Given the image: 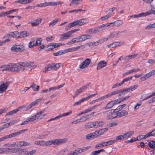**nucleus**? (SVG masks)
Segmentation results:
<instances>
[{
    "mask_svg": "<svg viewBox=\"0 0 155 155\" xmlns=\"http://www.w3.org/2000/svg\"><path fill=\"white\" fill-rule=\"evenodd\" d=\"M23 62L12 63L11 71L16 73H22L25 70Z\"/></svg>",
    "mask_w": 155,
    "mask_h": 155,
    "instance_id": "f257e3e1",
    "label": "nucleus"
},
{
    "mask_svg": "<svg viewBox=\"0 0 155 155\" xmlns=\"http://www.w3.org/2000/svg\"><path fill=\"white\" fill-rule=\"evenodd\" d=\"M104 124V123L101 121L90 122L87 123L85 125L84 127L86 129H89L101 127L103 126Z\"/></svg>",
    "mask_w": 155,
    "mask_h": 155,
    "instance_id": "f03ea898",
    "label": "nucleus"
},
{
    "mask_svg": "<svg viewBox=\"0 0 155 155\" xmlns=\"http://www.w3.org/2000/svg\"><path fill=\"white\" fill-rule=\"evenodd\" d=\"M115 110H110L103 113L106 116L108 120L112 119L117 117V112L115 111Z\"/></svg>",
    "mask_w": 155,
    "mask_h": 155,
    "instance_id": "7ed1b4c3",
    "label": "nucleus"
},
{
    "mask_svg": "<svg viewBox=\"0 0 155 155\" xmlns=\"http://www.w3.org/2000/svg\"><path fill=\"white\" fill-rule=\"evenodd\" d=\"M61 65V63H52L49 64L48 65L47 68L45 67V70L44 71L45 72H46L47 71L51 70H56L59 68L60 66Z\"/></svg>",
    "mask_w": 155,
    "mask_h": 155,
    "instance_id": "20e7f679",
    "label": "nucleus"
},
{
    "mask_svg": "<svg viewBox=\"0 0 155 155\" xmlns=\"http://www.w3.org/2000/svg\"><path fill=\"white\" fill-rule=\"evenodd\" d=\"M18 155H33L35 153L36 150H33L28 151L26 149L19 148Z\"/></svg>",
    "mask_w": 155,
    "mask_h": 155,
    "instance_id": "39448f33",
    "label": "nucleus"
},
{
    "mask_svg": "<svg viewBox=\"0 0 155 155\" xmlns=\"http://www.w3.org/2000/svg\"><path fill=\"white\" fill-rule=\"evenodd\" d=\"M26 71H31L32 69L36 68L37 65L34 64V63L31 61L23 62Z\"/></svg>",
    "mask_w": 155,
    "mask_h": 155,
    "instance_id": "423d86ee",
    "label": "nucleus"
},
{
    "mask_svg": "<svg viewBox=\"0 0 155 155\" xmlns=\"http://www.w3.org/2000/svg\"><path fill=\"white\" fill-rule=\"evenodd\" d=\"M25 49L24 46L22 45H14L11 48V50L13 51L21 52Z\"/></svg>",
    "mask_w": 155,
    "mask_h": 155,
    "instance_id": "0eeeda50",
    "label": "nucleus"
},
{
    "mask_svg": "<svg viewBox=\"0 0 155 155\" xmlns=\"http://www.w3.org/2000/svg\"><path fill=\"white\" fill-rule=\"evenodd\" d=\"M61 45V43H50L45 48V50L48 51L52 50L54 48L60 46Z\"/></svg>",
    "mask_w": 155,
    "mask_h": 155,
    "instance_id": "6e6552de",
    "label": "nucleus"
},
{
    "mask_svg": "<svg viewBox=\"0 0 155 155\" xmlns=\"http://www.w3.org/2000/svg\"><path fill=\"white\" fill-rule=\"evenodd\" d=\"M68 140L67 138L60 139H55L52 140L53 144L58 145L64 143Z\"/></svg>",
    "mask_w": 155,
    "mask_h": 155,
    "instance_id": "1a4fd4ad",
    "label": "nucleus"
},
{
    "mask_svg": "<svg viewBox=\"0 0 155 155\" xmlns=\"http://www.w3.org/2000/svg\"><path fill=\"white\" fill-rule=\"evenodd\" d=\"M91 60L89 58H87L85 60L79 65V68L80 69H83L86 67L88 66L91 62Z\"/></svg>",
    "mask_w": 155,
    "mask_h": 155,
    "instance_id": "9d476101",
    "label": "nucleus"
},
{
    "mask_svg": "<svg viewBox=\"0 0 155 155\" xmlns=\"http://www.w3.org/2000/svg\"><path fill=\"white\" fill-rule=\"evenodd\" d=\"M11 83L10 81H7L5 83L2 84L0 85V92L4 91H5Z\"/></svg>",
    "mask_w": 155,
    "mask_h": 155,
    "instance_id": "9b49d317",
    "label": "nucleus"
},
{
    "mask_svg": "<svg viewBox=\"0 0 155 155\" xmlns=\"http://www.w3.org/2000/svg\"><path fill=\"white\" fill-rule=\"evenodd\" d=\"M41 98H39L32 102L26 108L25 110L27 111L31 108L32 107L38 104L41 101Z\"/></svg>",
    "mask_w": 155,
    "mask_h": 155,
    "instance_id": "f8f14e48",
    "label": "nucleus"
},
{
    "mask_svg": "<svg viewBox=\"0 0 155 155\" xmlns=\"http://www.w3.org/2000/svg\"><path fill=\"white\" fill-rule=\"evenodd\" d=\"M117 104L116 100L112 101L108 103L104 108L105 110H107L112 108L114 105Z\"/></svg>",
    "mask_w": 155,
    "mask_h": 155,
    "instance_id": "ddd939ff",
    "label": "nucleus"
},
{
    "mask_svg": "<svg viewBox=\"0 0 155 155\" xmlns=\"http://www.w3.org/2000/svg\"><path fill=\"white\" fill-rule=\"evenodd\" d=\"M12 66V63H10L8 65H2L0 67V68L4 69L2 70V71H11Z\"/></svg>",
    "mask_w": 155,
    "mask_h": 155,
    "instance_id": "4468645a",
    "label": "nucleus"
},
{
    "mask_svg": "<svg viewBox=\"0 0 155 155\" xmlns=\"http://www.w3.org/2000/svg\"><path fill=\"white\" fill-rule=\"evenodd\" d=\"M63 2L59 1L57 2H45V7L48 6H55L61 4H63Z\"/></svg>",
    "mask_w": 155,
    "mask_h": 155,
    "instance_id": "2eb2a0df",
    "label": "nucleus"
},
{
    "mask_svg": "<svg viewBox=\"0 0 155 155\" xmlns=\"http://www.w3.org/2000/svg\"><path fill=\"white\" fill-rule=\"evenodd\" d=\"M107 64L106 62L104 61H101L97 64V70H100L103 67L106 66Z\"/></svg>",
    "mask_w": 155,
    "mask_h": 155,
    "instance_id": "dca6fc26",
    "label": "nucleus"
},
{
    "mask_svg": "<svg viewBox=\"0 0 155 155\" xmlns=\"http://www.w3.org/2000/svg\"><path fill=\"white\" fill-rule=\"evenodd\" d=\"M73 31H70L61 35L64 37L65 39H66L71 36V35L73 33Z\"/></svg>",
    "mask_w": 155,
    "mask_h": 155,
    "instance_id": "f3484780",
    "label": "nucleus"
},
{
    "mask_svg": "<svg viewBox=\"0 0 155 155\" xmlns=\"http://www.w3.org/2000/svg\"><path fill=\"white\" fill-rule=\"evenodd\" d=\"M29 35V33L26 31H24L19 33V38H24Z\"/></svg>",
    "mask_w": 155,
    "mask_h": 155,
    "instance_id": "a211bd4d",
    "label": "nucleus"
},
{
    "mask_svg": "<svg viewBox=\"0 0 155 155\" xmlns=\"http://www.w3.org/2000/svg\"><path fill=\"white\" fill-rule=\"evenodd\" d=\"M127 32V31L124 30L122 31H117L116 32H112L109 36V38H113L117 35L119 34L124 32L125 33Z\"/></svg>",
    "mask_w": 155,
    "mask_h": 155,
    "instance_id": "6ab92c4d",
    "label": "nucleus"
},
{
    "mask_svg": "<svg viewBox=\"0 0 155 155\" xmlns=\"http://www.w3.org/2000/svg\"><path fill=\"white\" fill-rule=\"evenodd\" d=\"M117 112V116L118 117H123L128 114V112L125 110H123L121 112H119L118 111Z\"/></svg>",
    "mask_w": 155,
    "mask_h": 155,
    "instance_id": "aec40b11",
    "label": "nucleus"
},
{
    "mask_svg": "<svg viewBox=\"0 0 155 155\" xmlns=\"http://www.w3.org/2000/svg\"><path fill=\"white\" fill-rule=\"evenodd\" d=\"M42 19L41 18L38 19L36 20H34L32 22H31V24L32 26H36L38 25L40 23Z\"/></svg>",
    "mask_w": 155,
    "mask_h": 155,
    "instance_id": "412c9836",
    "label": "nucleus"
},
{
    "mask_svg": "<svg viewBox=\"0 0 155 155\" xmlns=\"http://www.w3.org/2000/svg\"><path fill=\"white\" fill-rule=\"evenodd\" d=\"M97 32H98L106 29L107 28V26L106 24H102L98 27H97Z\"/></svg>",
    "mask_w": 155,
    "mask_h": 155,
    "instance_id": "4be33fe9",
    "label": "nucleus"
},
{
    "mask_svg": "<svg viewBox=\"0 0 155 155\" xmlns=\"http://www.w3.org/2000/svg\"><path fill=\"white\" fill-rule=\"evenodd\" d=\"M97 32H98L106 29L107 28V26L106 24H102L98 27H97Z\"/></svg>",
    "mask_w": 155,
    "mask_h": 155,
    "instance_id": "5701e85b",
    "label": "nucleus"
},
{
    "mask_svg": "<svg viewBox=\"0 0 155 155\" xmlns=\"http://www.w3.org/2000/svg\"><path fill=\"white\" fill-rule=\"evenodd\" d=\"M137 55L138 54H136L132 55H129L126 56L124 57V59L125 61H128L131 59L135 58Z\"/></svg>",
    "mask_w": 155,
    "mask_h": 155,
    "instance_id": "b1692460",
    "label": "nucleus"
},
{
    "mask_svg": "<svg viewBox=\"0 0 155 155\" xmlns=\"http://www.w3.org/2000/svg\"><path fill=\"white\" fill-rule=\"evenodd\" d=\"M97 27L89 29L86 31V32L89 34L97 33H98Z\"/></svg>",
    "mask_w": 155,
    "mask_h": 155,
    "instance_id": "393cba45",
    "label": "nucleus"
},
{
    "mask_svg": "<svg viewBox=\"0 0 155 155\" xmlns=\"http://www.w3.org/2000/svg\"><path fill=\"white\" fill-rule=\"evenodd\" d=\"M78 25L81 26L83 25L84 24L87 22V20L86 19L83 18L77 21Z\"/></svg>",
    "mask_w": 155,
    "mask_h": 155,
    "instance_id": "a878e982",
    "label": "nucleus"
},
{
    "mask_svg": "<svg viewBox=\"0 0 155 155\" xmlns=\"http://www.w3.org/2000/svg\"><path fill=\"white\" fill-rule=\"evenodd\" d=\"M147 12H146L145 13H142L138 15H131L130 17H134L135 18H139L141 17L145 16L146 15H147Z\"/></svg>",
    "mask_w": 155,
    "mask_h": 155,
    "instance_id": "bb28decb",
    "label": "nucleus"
},
{
    "mask_svg": "<svg viewBox=\"0 0 155 155\" xmlns=\"http://www.w3.org/2000/svg\"><path fill=\"white\" fill-rule=\"evenodd\" d=\"M120 93L119 94V96H120L122 95L124 96L126 94L127 92H129V89L128 88L126 89H120Z\"/></svg>",
    "mask_w": 155,
    "mask_h": 155,
    "instance_id": "cd10ccee",
    "label": "nucleus"
},
{
    "mask_svg": "<svg viewBox=\"0 0 155 155\" xmlns=\"http://www.w3.org/2000/svg\"><path fill=\"white\" fill-rule=\"evenodd\" d=\"M134 131H130L128 132L127 133L123 135L124 136V138L125 139H127L129 137H130L133 134H134Z\"/></svg>",
    "mask_w": 155,
    "mask_h": 155,
    "instance_id": "c85d7f7f",
    "label": "nucleus"
},
{
    "mask_svg": "<svg viewBox=\"0 0 155 155\" xmlns=\"http://www.w3.org/2000/svg\"><path fill=\"white\" fill-rule=\"evenodd\" d=\"M104 146H108L110 145H111L115 143V140H110L107 142H103Z\"/></svg>",
    "mask_w": 155,
    "mask_h": 155,
    "instance_id": "c756f323",
    "label": "nucleus"
},
{
    "mask_svg": "<svg viewBox=\"0 0 155 155\" xmlns=\"http://www.w3.org/2000/svg\"><path fill=\"white\" fill-rule=\"evenodd\" d=\"M70 2L71 3L70 4V6L74 4L75 5H77L79 4L80 3V2H81L82 0H69Z\"/></svg>",
    "mask_w": 155,
    "mask_h": 155,
    "instance_id": "7c9ffc66",
    "label": "nucleus"
},
{
    "mask_svg": "<svg viewBox=\"0 0 155 155\" xmlns=\"http://www.w3.org/2000/svg\"><path fill=\"white\" fill-rule=\"evenodd\" d=\"M147 135V134H146L145 135H139L137 137V140L138 141H140L142 139H146L148 137Z\"/></svg>",
    "mask_w": 155,
    "mask_h": 155,
    "instance_id": "2f4dec72",
    "label": "nucleus"
},
{
    "mask_svg": "<svg viewBox=\"0 0 155 155\" xmlns=\"http://www.w3.org/2000/svg\"><path fill=\"white\" fill-rule=\"evenodd\" d=\"M101 104H98V105H95L94 106H93L92 107H91L87 109H86V110H84V112L85 113H87L89 112H90V111H91L93 109H95V108H97V107L99 106H100V105H101Z\"/></svg>",
    "mask_w": 155,
    "mask_h": 155,
    "instance_id": "473e14b6",
    "label": "nucleus"
},
{
    "mask_svg": "<svg viewBox=\"0 0 155 155\" xmlns=\"http://www.w3.org/2000/svg\"><path fill=\"white\" fill-rule=\"evenodd\" d=\"M31 84H32L31 85V87L32 88L34 91H36L38 90L39 88V86H36V85L35 84L33 83H32Z\"/></svg>",
    "mask_w": 155,
    "mask_h": 155,
    "instance_id": "72a5a7b5",
    "label": "nucleus"
},
{
    "mask_svg": "<svg viewBox=\"0 0 155 155\" xmlns=\"http://www.w3.org/2000/svg\"><path fill=\"white\" fill-rule=\"evenodd\" d=\"M130 97V96H128L124 97H122L121 98L116 100L117 101V104H118V103H120L122 101H124L125 100H127Z\"/></svg>",
    "mask_w": 155,
    "mask_h": 155,
    "instance_id": "f704fd0d",
    "label": "nucleus"
},
{
    "mask_svg": "<svg viewBox=\"0 0 155 155\" xmlns=\"http://www.w3.org/2000/svg\"><path fill=\"white\" fill-rule=\"evenodd\" d=\"M20 134V133L19 132H18V131H17L13 133L10 134L9 135H8V138H11L12 137H14Z\"/></svg>",
    "mask_w": 155,
    "mask_h": 155,
    "instance_id": "c9c22d12",
    "label": "nucleus"
},
{
    "mask_svg": "<svg viewBox=\"0 0 155 155\" xmlns=\"http://www.w3.org/2000/svg\"><path fill=\"white\" fill-rule=\"evenodd\" d=\"M110 97L113 95L117 94H121L120 89L116 90L114 91H112L110 93H109Z\"/></svg>",
    "mask_w": 155,
    "mask_h": 155,
    "instance_id": "e433bc0d",
    "label": "nucleus"
},
{
    "mask_svg": "<svg viewBox=\"0 0 155 155\" xmlns=\"http://www.w3.org/2000/svg\"><path fill=\"white\" fill-rule=\"evenodd\" d=\"M8 150H9V152H12V153H17L19 151V148H14L12 147H10L8 148Z\"/></svg>",
    "mask_w": 155,
    "mask_h": 155,
    "instance_id": "4c0bfd02",
    "label": "nucleus"
},
{
    "mask_svg": "<svg viewBox=\"0 0 155 155\" xmlns=\"http://www.w3.org/2000/svg\"><path fill=\"white\" fill-rule=\"evenodd\" d=\"M147 15H149L153 14L155 15V7H152L151 9L149 11L147 12Z\"/></svg>",
    "mask_w": 155,
    "mask_h": 155,
    "instance_id": "58836bf2",
    "label": "nucleus"
},
{
    "mask_svg": "<svg viewBox=\"0 0 155 155\" xmlns=\"http://www.w3.org/2000/svg\"><path fill=\"white\" fill-rule=\"evenodd\" d=\"M113 23L115 26H119L122 24L123 21L121 20H119L114 21Z\"/></svg>",
    "mask_w": 155,
    "mask_h": 155,
    "instance_id": "ea45409f",
    "label": "nucleus"
},
{
    "mask_svg": "<svg viewBox=\"0 0 155 155\" xmlns=\"http://www.w3.org/2000/svg\"><path fill=\"white\" fill-rule=\"evenodd\" d=\"M148 145L151 148H155V141L151 140L148 143Z\"/></svg>",
    "mask_w": 155,
    "mask_h": 155,
    "instance_id": "a19ab883",
    "label": "nucleus"
},
{
    "mask_svg": "<svg viewBox=\"0 0 155 155\" xmlns=\"http://www.w3.org/2000/svg\"><path fill=\"white\" fill-rule=\"evenodd\" d=\"M97 94H92L88 96L85 98L83 97L81 99V101H82V102H83L85 101L88 100L90 98L95 96V95H97Z\"/></svg>",
    "mask_w": 155,
    "mask_h": 155,
    "instance_id": "79ce46f5",
    "label": "nucleus"
},
{
    "mask_svg": "<svg viewBox=\"0 0 155 155\" xmlns=\"http://www.w3.org/2000/svg\"><path fill=\"white\" fill-rule=\"evenodd\" d=\"M110 97V95L109 93L108 94H107L106 95H105L99 98H98L99 101L101 100H103L105 99H107L108 98Z\"/></svg>",
    "mask_w": 155,
    "mask_h": 155,
    "instance_id": "37998d69",
    "label": "nucleus"
},
{
    "mask_svg": "<svg viewBox=\"0 0 155 155\" xmlns=\"http://www.w3.org/2000/svg\"><path fill=\"white\" fill-rule=\"evenodd\" d=\"M44 141L42 140L39 141H36L35 142V144L42 146H44Z\"/></svg>",
    "mask_w": 155,
    "mask_h": 155,
    "instance_id": "c03bdc74",
    "label": "nucleus"
},
{
    "mask_svg": "<svg viewBox=\"0 0 155 155\" xmlns=\"http://www.w3.org/2000/svg\"><path fill=\"white\" fill-rule=\"evenodd\" d=\"M18 112L17 110L16 109H14L13 110H12L8 112L5 115V116H6L7 115H13V114H15L16 113Z\"/></svg>",
    "mask_w": 155,
    "mask_h": 155,
    "instance_id": "a18cd8bd",
    "label": "nucleus"
},
{
    "mask_svg": "<svg viewBox=\"0 0 155 155\" xmlns=\"http://www.w3.org/2000/svg\"><path fill=\"white\" fill-rule=\"evenodd\" d=\"M20 147L22 146H26L29 145L30 144V143L26 142L20 141L19 142Z\"/></svg>",
    "mask_w": 155,
    "mask_h": 155,
    "instance_id": "49530a36",
    "label": "nucleus"
},
{
    "mask_svg": "<svg viewBox=\"0 0 155 155\" xmlns=\"http://www.w3.org/2000/svg\"><path fill=\"white\" fill-rule=\"evenodd\" d=\"M147 134V136L148 137L155 135V129L149 132Z\"/></svg>",
    "mask_w": 155,
    "mask_h": 155,
    "instance_id": "de8ad7c7",
    "label": "nucleus"
},
{
    "mask_svg": "<svg viewBox=\"0 0 155 155\" xmlns=\"http://www.w3.org/2000/svg\"><path fill=\"white\" fill-rule=\"evenodd\" d=\"M103 144V142L97 144L95 146V148L96 149H99V148H102L104 147V145Z\"/></svg>",
    "mask_w": 155,
    "mask_h": 155,
    "instance_id": "09e8293b",
    "label": "nucleus"
},
{
    "mask_svg": "<svg viewBox=\"0 0 155 155\" xmlns=\"http://www.w3.org/2000/svg\"><path fill=\"white\" fill-rule=\"evenodd\" d=\"M108 130V129L106 128L103 129H100L99 130H97L98 133H99V134L100 135H101L103 134V133L107 131Z\"/></svg>",
    "mask_w": 155,
    "mask_h": 155,
    "instance_id": "8fccbe9b",
    "label": "nucleus"
},
{
    "mask_svg": "<svg viewBox=\"0 0 155 155\" xmlns=\"http://www.w3.org/2000/svg\"><path fill=\"white\" fill-rule=\"evenodd\" d=\"M58 21V19H55L52 21L49 24V27H52L54 25H55L56 24L57 22Z\"/></svg>",
    "mask_w": 155,
    "mask_h": 155,
    "instance_id": "3c124183",
    "label": "nucleus"
},
{
    "mask_svg": "<svg viewBox=\"0 0 155 155\" xmlns=\"http://www.w3.org/2000/svg\"><path fill=\"white\" fill-rule=\"evenodd\" d=\"M64 53V52L63 51H59L57 52L54 53L53 54V55L54 56H57L58 55H61Z\"/></svg>",
    "mask_w": 155,
    "mask_h": 155,
    "instance_id": "603ef678",
    "label": "nucleus"
},
{
    "mask_svg": "<svg viewBox=\"0 0 155 155\" xmlns=\"http://www.w3.org/2000/svg\"><path fill=\"white\" fill-rule=\"evenodd\" d=\"M42 41V39L41 38H39L37 39L36 42L35 43V45L38 46L41 44V42Z\"/></svg>",
    "mask_w": 155,
    "mask_h": 155,
    "instance_id": "864d4df0",
    "label": "nucleus"
},
{
    "mask_svg": "<svg viewBox=\"0 0 155 155\" xmlns=\"http://www.w3.org/2000/svg\"><path fill=\"white\" fill-rule=\"evenodd\" d=\"M72 113V111H70L67 113H63V114H61L60 115H59V116L60 117H60H65V116H66L67 115H68L70 114H71Z\"/></svg>",
    "mask_w": 155,
    "mask_h": 155,
    "instance_id": "5fc2aeb1",
    "label": "nucleus"
},
{
    "mask_svg": "<svg viewBox=\"0 0 155 155\" xmlns=\"http://www.w3.org/2000/svg\"><path fill=\"white\" fill-rule=\"evenodd\" d=\"M120 43L119 42H114L112 43V46L111 48H115L117 46H121L120 45Z\"/></svg>",
    "mask_w": 155,
    "mask_h": 155,
    "instance_id": "6e6d98bb",
    "label": "nucleus"
},
{
    "mask_svg": "<svg viewBox=\"0 0 155 155\" xmlns=\"http://www.w3.org/2000/svg\"><path fill=\"white\" fill-rule=\"evenodd\" d=\"M89 86V85L88 84H86L85 85L82 87L80 88L79 89L80 91L82 92L83 90H86Z\"/></svg>",
    "mask_w": 155,
    "mask_h": 155,
    "instance_id": "4d7b16f0",
    "label": "nucleus"
},
{
    "mask_svg": "<svg viewBox=\"0 0 155 155\" xmlns=\"http://www.w3.org/2000/svg\"><path fill=\"white\" fill-rule=\"evenodd\" d=\"M13 38H19V33L18 31L13 32Z\"/></svg>",
    "mask_w": 155,
    "mask_h": 155,
    "instance_id": "13d9d810",
    "label": "nucleus"
},
{
    "mask_svg": "<svg viewBox=\"0 0 155 155\" xmlns=\"http://www.w3.org/2000/svg\"><path fill=\"white\" fill-rule=\"evenodd\" d=\"M44 146L45 145L46 146H49L53 144L52 140H50L49 141L45 142L44 141Z\"/></svg>",
    "mask_w": 155,
    "mask_h": 155,
    "instance_id": "bf43d9fd",
    "label": "nucleus"
},
{
    "mask_svg": "<svg viewBox=\"0 0 155 155\" xmlns=\"http://www.w3.org/2000/svg\"><path fill=\"white\" fill-rule=\"evenodd\" d=\"M138 87V86L136 84L134 86H131L130 87H128V88H129V92L130 91H133L135 90Z\"/></svg>",
    "mask_w": 155,
    "mask_h": 155,
    "instance_id": "052dcab7",
    "label": "nucleus"
},
{
    "mask_svg": "<svg viewBox=\"0 0 155 155\" xmlns=\"http://www.w3.org/2000/svg\"><path fill=\"white\" fill-rule=\"evenodd\" d=\"M124 137L123 135H120V136H117L116 139L114 140H115V142L117 141L118 140H121L123 139H124Z\"/></svg>",
    "mask_w": 155,
    "mask_h": 155,
    "instance_id": "680f3d73",
    "label": "nucleus"
},
{
    "mask_svg": "<svg viewBox=\"0 0 155 155\" xmlns=\"http://www.w3.org/2000/svg\"><path fill=\"white\" fill-rule=\"evenodd\" d=\"M111 17L110 15H105L104 16L101 17L100 19L102 20V21H104L105 19H107Z\"/></svg>",
    "mask_w": 155,
    "mask_h": 155,
    "instance_id": "e2e57ef3",
    "label": "nucleus"
},
{
    "mask_svg": "<svg viewBox=\"0 0 155 155\" xmlns=\"http://www.w3.org/2000/svg\"><path fill=\"white\" fill-rule=\"evenodd\" d=\"M127 105L126 104H124L122 105H120L117 107V108L116 109V110H122L124 107H125V106H126Z\"/></svg>",
    "mask_w": 155,
    "mask_h": 155,
    "instance_id": "0e129e2a",
    "label": "nucleus"
},
{
    "mask_svg": "<svg viewBox=\"0 0 155 155\" xmlns=\"http://www.w3.org/2000/svg\"><path fill=\"white\" fill-rule=\"evenodd\" d=\"M93 134H92L91 133H90V134H87L86 136V138L87 140H89L91 139V138H94L93 136Z\"/></svg>",
    "mask_w": 155,
    "mask_h": 155,
    "instance_id": "69168bd1",
    "label": "nucleus"
},
{
    "mask_svg": "<svg viewBox=\"0 0 155 155\" xmlns=\"http://www.w3.org/2000/svg\"><path fill=\"white\" fill-rule=\"evenodd\" d=\"M78 25L77 21H75L71 22L69 23V26L70 27H72L74 26H76Z\"/></svg>",
    "mask_w": 155,
    "mask_h": 155,
    "instance_id": "338daca9",
    "label": "nucleus"
},
{
    "mask_svg": "<svg viewBox=\"0 0 155 155\" xmlns=\"http://www.w3.org/2000/svg\"><path fill=\"white\" fill-rule=\"evenodd\" d=\"M91 146H88L87 147H82V148H81V152H84L86 151L88 149H89L90 148H91Z\"/></svg>",
    "mask_w": 155,
    "mask_h": 155,
    "instance_id": "774afa93",
    "label": "nucleus"
}]
</instances>
